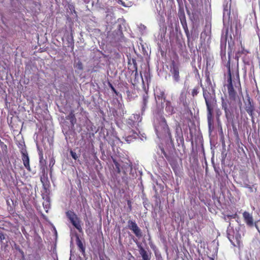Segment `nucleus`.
I'll return each mask as SVG.
<instances>
[{
  "label": "nucleus",
  "mask_w": 260,
  "mask_h": 260,
  "mask_svg": "<svg viewBox=\"0 0 260 260\" xmlns=\"http://www.w3.org/2000/svg\"><path fill=\"white\" fill-rule=\"evenodd\" d=\"M243 216L245 222L248 226H252L253 225V219L252 216L247 211H244L243 213Z\"/></svg>",
  "instance_id": "9b49d317"
},
{
  "label": "nucleus",
  "mask_w": 260,
  "mask_h": 260,
  "mask_svg": "<svg viewBox=\"0 0 260 260\" xmlns=\"http://www.w3.org/2000/svg\"><path fill=\"white\" fill-rule=\"evenodd\" d=\"M127 205L128 206L129 210L131 211L132 207V202L130 200L127 201Z\"/></svg>",
  "instance_id": "2f4dec72"
},
{
  "label": "nucleus",
  "mask_w": 260,
  "mask_h": 260,
  "mask_svg": "<svg viewBox=\"0 0 260 260\" xmlns=\"http://www.w3.org/2000/svg\"><path fill=\"white\" fill-rule=\"evenodd\" d=\"M39 163L40 166L41 170H42V173L44 175L46 173V161L43 158V153L42 151H40L39 152Z\"/></svg>",
  "instance_id": "9d476101"
},
{
  "label": "nucleus",
  "mask_w": 260,
  "mask_h": 260,
  "mask_svg": "<svg viewBox=\"0 0 260 260\" xmlns=\"http://www.w3.org/2000/svg\"><path fill=\"white\" fill-rule=\"evenodd\" d=\"M113 162L115 166L116 172L118 173H120L121 172L120 164L116 161L115 159L114 158H113Z\"/></svg>",
  "instance_id": "aec40b11"
},
{
  "label": "nucleus",
  "mask_w": 260,
  "mask_h": 260,
  "mask_svg": "<svg viewBox=\"0 0 260 260\" xmlns=\"http://www.w3.org/2000/svg\"><path fill=\"white\" fill-rule=\"evenodd\" d=\"M66 215L73 225L78 230L79 233H83V230L81 225V221L73 211H68Z\"/></svg>",
  "instance_id": "20e7f679"
},
{
  "label": "nucleus",
  "mask_w": 260,
  "mask_h": 260,
  "mask_svg": "<svg viewBox=\"0 0 260 260\" xmlns=\"http://www.w3.org/2000/svg\"><path fill=\"white\" fill-rule=\"evenodd\" d=\"M75 237L76 244L79 248V250L82 254H84L85 251V246H84L83 243L80 239L79 236L76 234L75 235Z\"/></svg>",
  "instance_id": "ddd939ff"
},
{
  "label": "nucleus",
  "mask_w": 260,
  "mask_h": 260,
  "mask_svg": "<svg viewBox=\"0 0 260 260\" xmlns=\"http://www.w3.org/2000/svg\"><path fill=\"white\" fill-rule=\"evenodd\" d=\"M196 72H197V73L198 74V75L199 76V71H198V70H197V68H196Z\"/></svg>",
  "instance_id": "e433bc0d"
},
{
  "label": "nucleus",
  "mask_w": 260,
  "mask_h": 260,
  "mask_svg": "<svg viewBox=\"0 0 260 260\" xmlns=\"http://www.w3.org/2000/svg\"><path fill=\"white\" fill-rule=\"evenodd\" d=\"M148 95L146 92L143 95L142 99V113L144 112L146 108L148 102Z\"/></svg>",
  "instance_id": "f3484780"
},
{
  "label": "nucleus",
  "mask_w": 260,
  "mask_h": 260,
  "mask_svg": "<svg viewBox=\"0 0 260 260\" xmlns=\"http://www.w3.org/2000/svg\"><path fill=\"white\" fill-rule=\"evenodd\" d=\"M232 121V123H233V121ZM232 127H233V131H234L235 134L238 135V132H237L236 126H235V125L234 123L232 124Z\"/></svg>",
  "instance_id": "c756f323"
},
{
  "label": "nucleus",
  "mask_w": 260,
  "mask_h": 260,
  "mask_svg": "<svg viewBox=\"0 0 260 260\" xmlns=\"http://www.w3.org/2000/svg\"><path fill=\"white\" fill-rule=\"evenodd\" d=\"M185 34L186 36V37H187V41L189 42L190 41V35L189 34V30H187V31H185Z\"/></svg>",
  "instance_id": "cd10ccee"
},
{
  "label": "nucleus",
  "mask_w": 260,
  "mask_h": 260,
  "mask_svg": "<svg viewBox=\"0 0 260 260\" xmlns=\"http://www.w3.org/2000/svg\"><path fill=\"white\" fill-rule=\"evenodd\" d=\"M206 82L207 84H208L210 85H211V79H210V76L209 75H206Z\"/></svg>",
  "instance_id": "c85d7f7f"
},
{
  "label": "nucleus",
  "mask_w": 260,
  "mask_h": 260,
  "mask_svg": "<svg viewBox=\"0 0 260 260\" xmlns=\"http://www.w3.org/2000/svg\"><path fill=\"white\" fill-rule=\"evenodd\" d=\"M139 251L143 260H150V253L149 254L142 247L140 248Z\"/></svg>",
  "instance_id": "dca6fc26"
},
{
  "label": "nucleus",
  "mask_w": 260,
  "mask_h": 260,
  "mask_svg": "<svg viewBox=\"0 0 260 260\" xmlns=\"http://www.w3.org/2000/svg\"><path fill=\"white\" fill-rule=\"evenodd\" d=\"M16 249H18L19 250V252H20L21 254H23V251L21 249H20L19 247L16 248Z\"/></svg>",
  "instance_id": "f704fd0d"
},
{
  "label": "nucleus",
  "mask_w": 260,
  "mask_h": 260,
  "mask_svg": "<svg viewBox=\"0 0 260 260\" xmlns=\"http://www.w3.org/2000/svg\"><path fill=\"white\" fill-rule=\"evenodd\" d=\"M134 68H135V69L136 71V75L137 74V63L135 61L134 62Z\"/></svg>",
  "instance_id": "473e14b6"
},
{
  "label": "nucleus",
  "mask_w": 260,
  "mask_h": 260,
  "mask_svg": "<svg viewBox=\"0 0 260 260\" xmlns=\"http://www.w3.org/2000/svg\"><path fill=\"white\" fill-rule=\"evenodd\" d=\"M4 239H5V235L2 232H0V241H1V242H3V241Z\"/></svg>",
  "instance_id": "bb28decb"
},
{
  "label": "nucleus",
  "mask_w": 260,
  "mask_h": 260,
  "mask_svg": "<svg viewBox=\"0 0 260 260\" xmlns=\"http://www.w3.org/2000/svg\"><path fill=\"white\" fill-rule=\"evenodd\" d=\"M118 29H119V31L120 32V34L121 35H122V30H121V25H118Z\"/></svg>",
  "instance_id": "72a5a7b5"
},
{
  "label": "nucleus",
  "mask_w": 260,
  "mask_h": 260,
  "mask_svg": "<svg viewBox=\"0 0 260 260\" xmlns=\"http://www.w3.org/2000/svg\"><path fill=\"white\" fill-rule=\"evenodd\" d=\"M200 88L199 86H196L191 91V95L194 97L198 95L199 92Z\"/></svg>",
  "instance_id": "412c9836"
},
{
  "label": "nucleus",
  "mask_w": 260,
  "mask_h": 260,
  "mask_svg": "<svg viewBox=\"0 0 260 260\" xmlns=\"http://www.w3.org/2000/svg\"><path fill=\"white\" fill-rule=\"evenodd\" d=\"M54 161H54V159H51V160L50 161V165H49L50 166V165H51V164H52V166H53V165H54Z\"/></svg>",
  "instance_id": "c9c22d12"
},
{
  "label": "nucleus",
  "mask_w": 260,
  "mask_h": 260,
  "mask_svg": "<svg viewBox=\"0 0 260 260\" xmlns=\"http://www.w3.org/2000/svg\"><path fill=\"white\" fill-rule=\"evenodd\" d=\"M22 154V160L24 166L28 172L31 171V168L29 165V158L28 157V153L26 150L21 151Z\"/></svg>",
  "instance_id": "6e6552de"
},
{
  "label": "nucleus",
  "mask_w": 260,
  "mask_h": 260,
  "mask_svg": "<svg viewBox=\"0 0 260 260\" xmlns=\"http://www.w3.org/2000/svg\"><path fill=\"white\" fill-rule=\"evenodd\" d=\"M129 138V137H127L125 139V140H126V141H128L129 140V139H128Z\"/></svg>",
  "instance_id": "58836bf2"
},
{
  "label": "nucleus",
  "mask_w": 260,
  "mask_h": 260,
  "mask_svg": "<svg viewBox=\"0 0 260 260\" xmlns=\"http://www.w3.org/2000/svg\"><path fill=\"white\" fill-rule=\"evenodd\" d=\"M180 163H181V161H182L181 159H180Z\"/></svg>",
  "instance_id": "ea45409f"
},
{
  "label": "nucleus",
  "mask_w": 260,
  "mask_h": 260,
  "mask_svg": "<svg viewBox=\"0 0 260 260\" xmlns=\"http://www.w3.org/2000/svg\"><path fill=\"white\" fill-rule=\"evenodd\" d=\"M248 104L246 105L245 107V110L248 114L251 116V118H253V111L254 110V107L252 104L250 99L248 100Z\"/></svg>",
  "instance_id": "4468645a"
},
{
  "label": "nucleus",
  "mask_w": 260,
  "mask_h": 260,
  "mask_svg": "<svg viewBox=\"0 0 260 260\" xmlns=\"http://www.w3.org/2000/svg\"><path fill=\"white\" fill-rule=\"evenodd\" d=\"M157 98L158 100H163L165 102L166 101V95L164 91H160L159 93L157 94Z\"/></svg>",
  "instance_id": "a211bd4d"
},
{
  "label": "nucleus",
  "mask_w": 260,
  "mask_h": 260,
  "mask_svg": "<svg viewBox=\"0 0 260 260\" xmlns=\"http://www.w3.org/2000/svg\"><path fill=\"white\" fill-rule=\"evenodd\" d=\"M109 87H110V88L111 89V90L116 94L117 95L118 93L116 91V90L115 89V88L114 87V86L112 85V84L111 83H110V82H109Z\"/></svg>",
  "instance_id": "393cba45"
},
{
  "label": "nucleus",
  "mask_w": 260,
  "mask_h": 260,
  "mask_svg": "<svg viewBox=\"0 0 260 260\" xmlns=\"http://www.w3.org/2000/svg\"><path fill=\"white\" fill-rule=\"evenodd\" d=\"M127 227L133 232L137 237L140 238L142 236L141 230L138 226L135 221L129 220L127 221Z\"/></svg>",
  "instance_id": "39448f33"
},
{
  "label": "nucleus",
  "mask_w": 260,
  "mask_h": 260,
  "mask_svg": "<svg viewBox=\"0 0 260 260\" xmlns=\"http://www.w3.org/2000/svg\"><path fill=\"white\" fill-rule=\"evenodd\" d=\"M66 119L70 121L72 127L74 126L75 124L76 123V118L74 114V111L72 110L69 114L66 116Z\"/></svg>",
  "instance_id": "2eb2a0df"
},
{
  "label": "nucleus",
  "mask_w": 260,
  "mask_h": 260,
  "mask_svg": "<svg viewBox=\"0 0 260 260\" xmlns=\"http://www.w3.org/2000/svg\"><path fill=\"white\" fill-rule=\"evenodd\" d=\"M226 67L228 69V76L225 86L226 87L228 95L230 98L235 99L236 95V90H238L239 92H242L239 69L238 68L235 76L232 73L230 59L228 60Z\"/></svg>",
  "instance_id": "f257e3e1"
},
{
  "label": "nucleus",
  "mask_w": 260,
  "mask_h": 260,
  "mask_svg": "<svg viewBox=\"0 0 260 260\" xmlns=\"http://www.w3.org/2000/svg\"><path fill=\"white\" fill-rule=\"evenodd\" d=\"M187 92L185 91H181L179 97L180 103L182 104L185 109H188L189 104L187 101Z\"/></svg>",
  "instance_id": "1a4fd4ad"
},
{
  "label": "nucleus",
  "mask_w": 260,
  "mask_h": 260,
  "mask_svg": "<svg viewBox=\"0 0 260 260\" xmlns=\"http://www.w3.org/2000/svg\"><path fill=\"white\" fill-rule=\"evenodd\" d=\"M201 86L203 89V96L207 107L208 123L209 126L210 127L213 123L212 113L213 108L216 103L215 94L214 90L212 92H210L207 89L205 88L201 82Z\"/></svg>",
  "instance_id": "f03ea898"
},
{
  "label": "nucleus",
  "mask_w": 260,
  "mask_h": 260,
  "mask_svg": "<svg viewBox=\"0 0 260 260\" xmlns=\"http://www.w3.org/2000/svg\"><path fill=\"white\" fill-rule=\"evenodd\" d=\"M182 25V27H183V28L185 31H187V30H188V26H187V22H183V23H181Z\"/></svg>",
  "instance_id": "b1692460"
},
{
  "label": "nucleus",
  "mask_w": 260,
  "mask_h": 260,
  "mask_svg": "<svg viewBox=\"0 0 260 260\" xmlns=\"http://www.w3.org/2000/svg\"><path fill=\"white\" fill-rule=\"evenodd\" d=\"M237 91L236 90V95L235 99L230 98L229 95V99L226 97H222L221 108L224 111L225 116L228 121H233L234 118V112L237 109L236 104L235 103L237 97L238 96Z\"/></svg>",
  "instance_id": "7ed1b4c3"
},
{
  "label": "nucleus",
  "mask_w": 260,
  "mask_h": 260,
  "mask_svg": "<svg viewBox=\"0 0 260 260\" xmlns=\"http://www.w3.org/2000/svg\"><path fill=\"white\" fill-rule=\"evenodd\" d=\"M179 17L181 23H183V22L186 21L185 15L183 11L179 13Z\"/></svg>",
  "instance_id": "6ab92c4d"
},
{
  "label": "nucleus",
  "mask_w": 260,
  "mask_h": 260,
  "mask_svg": "<svg viewBox=\"0 0 260 260\" xmlns=\"http://www.w3.org/2000/svg\"><path fill=\"white\" fill-rule=\"evenodd\" d=\"M170 72L172 74L174 81L176 82H179L180 80L179 75V66L176 63L174 60L172 61Z\"/></svg>",
  "instance_id": "0eeeda50"
},
{
  "label": "nucleus",
  "mask_w": 260,
  "mask_h": 260,
  "mask_svg": "<svg viewBox=\"0 0 260 260\" xmlns=\"http://www.w3.org/2000/svg\"><path fill=\"white\" fill-rule=\"evenodd\" d=\"M70 154L72 156V158L74 159L75 160H77L78 158L77 154L76 152H74L73 150H71L70 151Z\"/></svg>",
  "instance_id": "5701e85b"
},
{
  "label": "nucleus",
  "mask_w": 260,
  "mask_h": 260,
  "mask_svg": "<svg viewBox=\"0 0 260 260\" xmlns=\"http://www.w3.org/2000/svg\"><path fill=\"white\" fill-rule=\"evenodd\" d=\"M165 103V110L166 112L170 115L174 114L175 113V108L173 106L171 102L169 100H166Z\"/></svg>",
  "instance_id": "f8f14e48"
},
{
  "label": "nucleus",
  "mask_w": 260,
  "mask_h": 260,
  "mask_svg": "<svg viewBox=\"0 0 260 260\" xmlns=\"http://www.w3.org/2000/svg\"><path fill=\"white\" fill-rule=\"evenodd\" d=\"M75 67L79 70H82L83 69V64L81 61H78L75 65Z\"/></svg>",
  "instance_id": "4be33fe9"
},
{
  "label": "nucleus",
  "mask_w": 260,
  "mask_h": 260,
  "mask_svg": "<svg viewBox=\"0 0 260 260\" xmlns=\"http://www.w3.org/2000/svg\"><path fill=\"white\" fill-rule=\"evenodd\" d=\"M165 156L171 165L175 174L179 175L180 172V168L177 158L175 157H167L166 155Z\"/></svg>",
  "instance_id": "423d86ee"
},
{
  "label": "nucleus",
  "mask_w": 260,
  "mask_h": 260,
  "mask_svg": "<svg viewBox=\"0 0 260 260\" xmlns=\"http://www.w3.org/2000/svg\"><path fill=\"white\" fill-rule=\"evenodd\" d=\"M221 114V112L220 110L217 111V112H216V119L218 122H219V121H220L219 117H220Z\"/></svg>",
  "instance_id": "a878e982"
},
{
  "label": "nucleus",
  "mask_w": 260,
  "mask_h": 260,
  "mask_svg": "<svg viewBox=\"0 0 260 260\" xmlns=\"http://www.w3.org/2000/svg\"><path fill=\"white\" fill-rule=\"evenodd\" d=\"M209 260H214V258L209 257Z\"/></svg>",
  "instance_id": "4c0bfd02"
},
{
  "label": "nucleus",
  "mask_w": 260,
  "mask_h": 260,
  "mask_svg": "<svg viewBox=\"0 0 260 260\" xmlns=\"http://www.w3.org/2000/svg\"><path fill=\"white\" fill-rule=\"evenodd\" d=\"M237 215V214L235 213V214H232V215H228L227 216L229 218H235L236 217Z\"/></svg>",
  "instance_id": "7c9ffc66"
}]
</instances>
